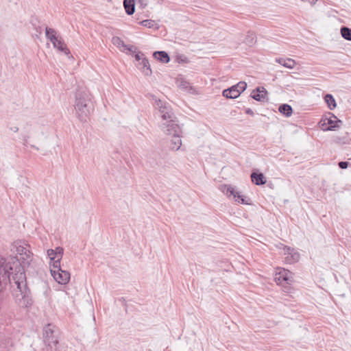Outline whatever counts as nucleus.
<instances>
[{
  "label": "nucleus",
  "instance_id": "nucleus-1",
  "mask_svg": "<svg viewBox=\"0 0 351 351\" xmlns=\"http://www.w3.org/2000/svg\"><path fill=\"white\" fill-rule=\"evenodd\" d=\"M15 250L17 256L4 258L0 256V291L8 285L12 283L10 275L17 273L20 268L24 272L23 267L29 265L32 260V253L29 245L24 241H16L12 244V250Z\"/></svg>",
  "mask_w": 351,
  "mask_h": 351
},
{
  "label": "nucleus",
  "instance_id": "nucleus-2",
  "mask_svg": "<svg viewBox=\"0 0 351 351\" xmlns=\"http://www.w3.org/2000/svg\"><path fill=\"white\" fill-rule=\"evenodd\" d=\"M75 117L81 122H86L94 110L91 102V95L86 87H78L76 90L74 101Z\"/></svg>",
  "mask_w": 351,
  "mask_h": 351
},
{
  "label": "nucleus",
  "instance_id": "nucleus-3",
  "mask_svg": "<svg viewBox=\"0 0 351 351\" xmlns=\"http://www.w3.org/2000/svg\"><path fill=\"white\" fill-rule=\"evenodd\" d=\"M12 276L14 285L13 296L16 303L21 306H27L29 304L28 289L25 281V275L19 268L17 273Z\"/></svg>",
  "mask_w": 351,
  "mask_h": 351
},
{
  "label": "nucleus",
  "instance_id": "nucleus-4",
  "mask_svg": "<svg viewBox=\"0 0 351 351\" xmlns=\"http://www.w3.org/2000/svg\"><path fill=\"white\" fill-rule=\"evenodd\" d=\"M275 281L282 287L285 292L290 293L291 291L290 285L294 282V275L289 270L279 267L276 269Z\"/></svg>",
  "mask_w": 351,
  "mask_h": 351
},
{
  "label": "nucleus",
  "instance_id": "nucleus-5",
  "mask_svg": "<svg viewBox=\"0 0 351 351\" xmlns=\"http://www.w3.org/2000/svg\"><path fill=\"white\" fill-rule=\"evenodd\" d=\"M164 132L168 136H171V139L169 143V148L173 151L179 150L182 144L181 140L182 130L179 125L177 123H171L168 125V130H165Z\"/></svg>",
  "mask_w": 351,
  "mask_h": 351
},
{
  "label": "nucleus",
  "instance_id": "nucleus-6",
  "mask_svg": "<svg viewBox=\"0 0 351 351\" xmlns=\"http://www.w3.org/2000/svg\"><path fill=\"white\" fill-rule=\"evenodd\" d=\"M50 272L53 279L60 285H66L70 280V273L61 269L58 261H54L51 265Z\"/></svg>",
  "mask_w": 351,
  "mask_h": 351
},
{
  "label": "nucleus",
  "instance_id": "nucleus-7",
  "mask_svg": "<svg viewBox=\"0 0 351 351\" xmlns=\"http://www.w3.org/2000/svg\"><path fill=\"white\" fill-rule=\"evenodd\" d=\"M280 253L284 256L285 262L288 264L296 263L300 259V254L293 248L287 247L282 243L277 245Z\"/></svg>",
  "mask_w": 351,
  "mask_h": 351
},
{
  "label": "nucleus",
  "instance_id": "nucleus-8",
  "mask_svg": "<svg viewBox=\"0 0 351 351\" xmlns=\"http://www.w3.org/2000/svg\"><path fill=\"white\" fill-rule=\"evenodd\" d=\"M221 191L227 195L228 197H233V199L235 202L243 204H248L245 198L241 195L239 192H237L235 189L231 185L223 184L220 186Z\"/></svg>",
  "mask_w": 351,
  "mask_h": 351
},
{
  "label": "nucleus",
  "instance_id": "nucleus-9",
  "mask_svg": "<svg viewBox=\"0 0 351 351\" xmlns=\"http://www.w3.org/2000/svg\"><path fill=\"white\" fill-rule=\"evenodd\" d=\"M112 42L119 50L124 53H136V47L132 45H126L123 40L118 36L112 38Z\"/></svg>",
  "mask_w": 351,
  "mask_h": 351
},
{
  "label": "nucleus",
  "instance_id": "nucleus-10",
  "mask_svg": "<svg viewBox=\"0 0 351 351\" xmlns=\"http://www.w3.org/2000/svg\"><path fill=\"white\" fill-rule=\"evenodd\" d=\"M53 326L48 324L44 328L43 337L45 343L49 346H56L58 344V339L53 335Z\"/></svg>",
  "mask_w": 351,
  "mask_h": 351
},
{
  "label": "nucleus",
  "instance_id": "nucleus-11",
  "mask_svg": "<svg viewBox=\"0 0 351 351\" xmlns=\"http://www.w3.org/2000/svg\"><path fill=\"white\" fill-rule=\"evenodd\" d=\"M337 117L332 116L330 118H326L321 121V128L324 131L334 130L335 128H339L338 123L341 121H337Z\"/></svg>",
  "mask_w": 351,
  "mask_h": 351
},
{
  "label": "nucleus",
  "instance_id": "nucleus-12",
  "mask_svg": "<svg viewBox=\"0 0 351 351\" xmlns=\"http://www.w3.org/2000/svg\"><path fill=\"white\" fill-rule=\"evenodd\" d=\"M152 97L154 101V105L155 108L159 111L160 116H162L165 113L168 114L169 112L172 110V108L169 104L157 99L154 95H152Z\"/></svg>",
  "mask_w": 351,
  "mask_h": 351
},
{
  "label": "nucleus",
  "instance_id": "nucleus-13",
  "mask_svg": "<svg viewBox=\"0 0 351 351\" xmlns=\"http://www.w3.org/2000/svg\"><path fill=\"white\" fill-rule=\"evenodd\" d=\"M47 253L51 261L50 265L53 264L54 261H58V263L60 264V261L64 253V249L62 247H57L55 250H48Z\"/></svg>",
  "mask_w": 351,
  "mask_h": 351
},
{
  "label": "nucleus",
  "instance_id": "nucleus-14",
  "mask_svg": "<svg viewBox=\"0 0 351 351\" xmlns=\"http://www.w3.org/2000/svg\"><path fill=\"white\" fill-rule=\"evenodd\" d=\"M250 95L258 101H264L267 99V91L263 86L257 87L253 90Z\"/></svg>",
  "mask_w": 351,
  "mask_h": 351
},
{
  "label": "nucleus",
  "instance_id": "nucleus-15",
  "mask_svg": "<svg viewBox=\"0 0 351 351\" xmlns=\"http://www.w3.org/2000/svg\"><path fill=\"white\" fill-rule=\"evenodd\" d=\"M176 83L178 87H179L180 89H182L184 91H186L188 93H194V90H193V87L190 85L189 82L185 80V79L182 76L179 75L176 78Z\"/></svg>",
  "mask_w": 351,
  "mask_h": 351
},
{
  "label": "nucleus",
  "instance_id": "nucleus-16",
  "mask_svg": "<svg viewBox=\"0 0 351 351\" xmlns=\"http://www.w3.org/2000/svg\"><path fill=\"white\" fill-rule=\"evenodd\" d=\"M160 117L162 119V120L165 121L161 125L163 131H165V130H168V125L171 124V123H176V121L174 120L175 116L173 112V110L169 112L168 114L165 113Z\"/></svg>",
  "mask_w": 351,
  "mask_h": 351
},
{
  "label": "nucleus",
  "instance_id": "nucleus-17",
  "mask_svg": "<svg viewBox=\"0 0 351 351\" xmlns=\"http://www.w3.org/2000/svg\"><path fill=\"white\" fill-rule=\"evenodd\" d=\"M153 57L162 64H167L170 60L168 53L164 51H155Z\"/></svg>",
  "mask_w": 351,
  "mask_h": 351
},
{
  "label": "nucleus",
  "instance_id": "nucleus-18",
  "mask_svg": "<svg viewBox=\"0 0 351 351\" xmlns=\"http://www.w3.org/2000/svg\"><path fill=\"white\" fill-rule=\"evenodd\" d=\"M45 35L47 38L49 39L52 44L56 43V42L60 38L54 29L48 27L45 28Z\"/></svg>",
  "mask_w": 351,
  "mask_h": 351
},
{
  "label": "nucleus",
  "instance_id": "nucleus-19",
  "mask_svg": "<svg viewBox=\"0 0 351 351\" xmlns=\"http://www.w3.org/2000/svg\"><path fill=\"white\" fill-rule=\"evenodd\" d=\"M223 96L228 98V99H235L237 98L240 95V92H239L234 86L232 87L225 89L223 90Z\"/></svg>",
  "mask_w": 351,
  "mask_h": 351
},
{
  "label": "nucleus",
  "instance_id": "nucleus-20",
  "mask_svg": "<svg viewBox=\"0 0 351 351\" xmlns=\"http://www.w3.org/2000/svg\"><path fill=\"white\" fill-rule=\"evenodd\" d=\"M275 62L281 66H294L295 64H299L296 62L294 60L289 58H276Z\"/></svg>",
  "mask_w": 351,
  "mask_h": 351
},
{
  "label": "nucleus",
  "instance_id": "nucleus-21",
  "mask_svg": "<svg viewBox=\"0 0 351 351\" xmlns=\"http://www.w3.org/2000/svg\"><path fill=\"white\" fill-rule=\"evenodd\" d=\"M123 6L125 10V12L128 15H132L135 11V4L134 0H124Z\"/></svg>",
  "mask_w": 351,
  "mask_h": 351
},
{
  "label": "nucleus",
  "instance_id": "nucleus-22",
  "mask_svg": "<svg viewBox=\"0 0 351 351\" xmlns=\"http://www.w3.org/2000/svg\"><path fill=\"white\" fill-rule=\"evenodd\" d=\"M252 180L256 185H262L266 182V180L263 173H252L251 175Z\"/></svg>",
  "mask_w": 351,
  "mask_h": 351
},
{
  "label": "nucleus",
  "instance_id": "nucleus-23",
  "mask_svg": "<svg viewBox=\"0 0 351 351\" xmlns=\"http://www.w3.org/2000/svg\"><path fill=\"white\" fill-rule=\"evenodd\" d=\"M53 46L54 48L57 49L60 51L64 53L65 54H68L69 53V49H67L64 43L62 40L61 38L58 39L56 43H54Z\"/></svg>",
  "mask_w": 351,
  "mask_h": 351
},
{
  "label": "nucleus",
  "instance_id": "nucleus-24",
  "mask_svg": "<svg viewBox=\"0 0 351 351\" xmlns=\"http://www.w3.org/2000/svg\"><path fill=\"white\" fill-rule=\"evenodd\" d=\"M174 61L178 64H189L190 61L189 58L182 53H176L173 56Z\"/></svg>",
  "mask_w": 351,
  "mask_h": 351
},
{
  "label": "nucleus",
  "instance_id": "nucleus-25",
  "mask_svg": "<svg viewBox=\"0 0 351 351\" xmlns=\"http://www.w3.org/2000/svg\"><path fill=\"white\" fill-rule=\"evenodd\" d=\"M278 110L281 114L285 115L287 117H290L293 112L292 108L289 104L280 105L279 106Z\"/></svg>",
  "mask_w": 351,
  "mask_h": 351
},
{
  "label": "nucleus",
  "instance_id": "nucleus-26",
  "mask_svg": "<svg viewBox=\"0 0 351 351\" xmlns=\"http://www.w3.org/2000/svg\"><path fill=\"white\" fill-rule=\"evenodd\" d=\"M140 24L143 27L147 28H154L155 29H158L159 25L154 20L152 19H146L140 22Z\"/></svg>",
  "mask_w": 351,
  "mask_h": 351
},
{
  "label": "nucleus",
  "instance_id": "nucleus-27",
  "mask_svg": "<svg viewBox=\"0 0 351 351\" xmlns=\"http://www.w3.org/2000/svg\"><path fill=\"white\" fill-rule=\"evenodd\" d=\"M324 100H325V102L327 104L328 107L330 110H333L334 108H336V106H337L336 101L332 95L327 94L324 97Z\"/></svg>",
  "mask_w": 351,
  "mask_h": 351
},
{
  "label": "nucleus",
  "instance_id": "nucleus-28",
  "mask_svg": "<svg viewBox=\"0 0 351 351\" xmlns=\"http://www.w3.org/2000/svg\"><path fill=\"white\" fill-rule=\"evenodd\" d=\"M130 54H135V58L136 60H142L141 64H142L143 66H147L149 64L148 60L144 57V54L140 51H138L136 49V53H129Z\"/></svg>",
  "mask_w": 351,
  "mask_h": 351
},
{
  "label": "nucleus",
  "instance_id": "nucleus-29",
  "mask_svg": "<svg viewBox=\"0 0 351 351\" xmlns=\"http://www.w3.org/2000/svg\"><path fill=\"white\" fill-rule=\"evenodd\" d=\"M245 43L249 47L253 46L256 43V36L253 33H249L244 40Z\"/></svg>",
  "mask_w": 351,
  "mask_h": 351
},
{
  "label": "nucleus",
  "instance_id": "nucleus-30",
  "mask_svg": "<svg viewBox=\"0 0 351 351\" xmlns=\"http://www.w3.org/2000/svg\"><path fill=\"white\" fill-rule=\"evenodd\" d=\"M341 34L343 38L348 40H351V29L346 27H343L341 29Z\"/></svg>",
  "mask_w": 351,
  "mask_h": 351
},
{
  "label": "nucleus",
  "instance_id": "nucleus-31",
  "mask_svg": "<svg viewBox=\"0 0 351 351\" xmlns=\"http://www.w3.org/2000/svg\"><path fill=\"white\" fill-rule=\"evenodd\" d=\"M236 90L240 92V94L243 92L247 88V84L245 82H239L237 84L234 85Z\"/></svg>",
  "mask_w": 351,
  "mask_h": 351
},
{
  "label": "nucleus",
  "instance_id": "nucleus-32",
  "mask_svg": "<svg viewBox=\"0 0 351 351\" xmlns=\"http://www.w3.org/2000/svg\"><path fill=\"white\" fill-rule=\"evenodd\" d=\"M140 70L146 76L151 75L152 73L151 67H140Z\"/></svg>",
  "mask_w": 351,
  "mask_h": 351
},
{
  "label": "nucleus",
  "instance_id": "nucleus-33",
  "mask_svg": "<svg viewBox=\"0 0 351 351\" xmlns=\"http://www.w3.org/2000/svg\"><path fill=\"white\" fill-rule=\"evenodd\" d=\"M348 166V162L346 161H341L339 162V167L341 169H346Z\"/></svg>",
  "mask_w": 351,
  "mask_h": 351
},
{
  "label": "nucleus",
  "instance_id": "nucleus-34",
  "mask_svg": "<svg viewBox=\"0 0 351 351\" xmlns=\"http://www.w3.org/2000/svg\"><path fill=\"white\" fill-rule=\"evenodd\" d=\"M9 130H10V132H13V133H16V132H19V127H18V126H16V125H12V126H10V127L9 128Z\"/></svg>",
  "mask_w": 351,
  "mask_h": 351
},
{
  "label": "nucleus",
  "instance_id": "nucleus-35",
  "mask_svg": "<svg viewBox=\"0 0 351 351\" xmlns=\"http://www.w3.org/2000/svg\"><path fill=\"white\" fill-rule=\"evenodd\" d=\"M245 113L252 116L254 115V112L251 108H247L245 110Z\"/></svg>",
  "mask_w": 351,
  "mask_h": 351
},
{
  "label": "nucleus",
  "instance_id": "nucleus-36",
  "mask_svg": "<svg viewBox=\"0 0 351 351\" xmlns=\"http://www.w3.org/2000/svg\"><path fill=\"white\" fill-rule=\"evenodd\" d=\"M29 136L27 135V136H25L24 138H23V145H27V143H28V141H27V138H29Z\"/></svg>",
  "mask_w": 351,
  "mask_h": 351
},
{
  "label": "nucleus",
  "instance_id": "nucleus-37",
  "mask_svg": "<svg viewBox=\"0 0 351 351\" xmlns=\"http://www.w3.org/2000/svg\"><path fill=\"white\" fill-rule=\"evenodd\" d=\"M302 1H308L311 4L313 5L315 4L317 0H301Z\"/></svg>",
  "mask_w": 351,
  "mask_h": 351
},
{
  "label": "nucleus",
  "instance_id": "nucleus-38",
  "mask_svg": "<svg viewBox=\"0 0 351 351\" xmlns=\"http://www.w3.org/2000/svg\"><path fill=\"white\" fill-rule=\"evenodd\" d=\"M31 147L33 148V149H35L36 150H39V148L35 145H31Z\"/></svg>",
  "mask_w": 351,
  "mask_h": 351
},
{
  "label": "nucleus",
  "instance_id": "nucleus-39",
  "mask_svg": "<svg viewBox=\"0 0 351 351\" xmlns=\"http://www.w3.org/2000/svg\"><path fill=\"white\" fill-rule=\"evenodd\" d=\"M107 1L110 2V1H111L112 0H107Z\"/></svg>",
  "mask_w": 351,
  "mask_h": 351
}]
</instances>
